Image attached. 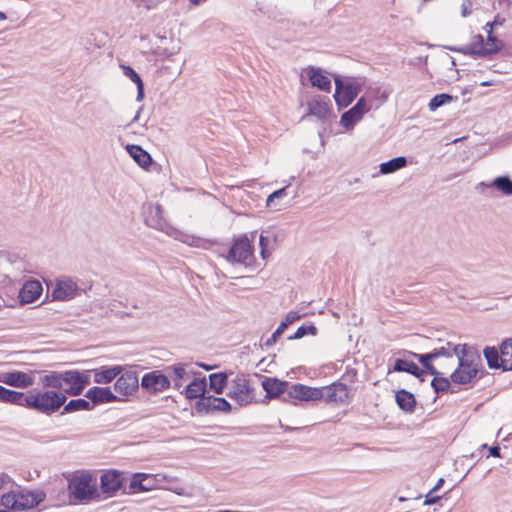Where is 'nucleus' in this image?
I'll list each match as a JSON object with an SVG mask.
<instances>
[{
  "label": "nucleus",
  "mask_w": 512,
  "mask_h": 512,
  "mask_svg": "<svg viewBox=\"0 0 512 512\" xmlns=\"http://www.w3.org/2000/svg\"><path fill=\"white\" fill-rule=\"evenodd\" d=\"M463 344L446 342L427 354L413 353V356L433 375H444L453 370Z\"/></svg>",
  "instance_id": "1"
},
{
  "label": "nucleus",
  "mask_w": 512,
  "mask_h": 512,
  "mask_svg": "<svg viewBox=\"0 0 512 512\" xmlns=\"http://www.w3.org/2000/svg\"><path fill=\"white\" fill-rule=\"evenodd\" d=\"M481 366L482 359L478 351L472 346L463 344L456 361V368L450 374V378L456 384L471 383L477 378Z\"/></svg>",
  "instance_id": "2"
},
{
  "label": "nucleus",
  "mask_w": 512,
  "mask_h": 512,
  "mask_svg": "<svg viewBox=\"0 0 512 512\" xmlns=\"http://www.w3.org/2000/svg\"><path fill=\"white\" fill-rule=\"evenodd\" d=\"M71 502L88 503L99 497L96 477L89 471H76L67 476Z\"/></svg>",
  "instance_id": "3"
},
{
  "label": "nucleus",
  "mask_w": 512,
  "mask_h": 512,
  "mask_svg": "<svg viewBox=\"0 0 512 512\" xmlns=\"http://www.w3.org/2000/svg\"><path fill=\"white\" fill-rule=\"evenodd\" d=\"M66 400L65 394L56 390L37 391L27 394L24 407L45 415H51L57 412Z\"/></svg>",
  "instance_id": "4"
},
{
  "label": "nucleus",
  "mask_w": 512,
  "mask_h": 512,
  "mask_svg": "<svg viewBox=\"0 0 512 512\" xmlns=\"http://www.w3.org/2000/svg\"><path fill=\"white\" fill-rule=\"evenodd\" d=\"M44 498L45 494L40 490H18L3 494L0 504L7 509L22 511L36 507Z\"/></svg>",
  "instance_id": "5"
},
{
  "label": "nucleus",
  "mask_w": 512,
  "mask_h": 512,
  "mask_svg": "<svg viewBox=\"0 0 512 512\" xmlns=\"http://www.w3.org/2000/svg\"><path fill=\"white\" fill-rule=\"evenodd\" d=\"M227 396L239 406H246L254 400V391L245 375H236L228 384Z\"/></svg>",
  "instance_id": "6"
},
{
  "label": "nucleus",
  "mask_w": 512,
  "mask_h": 512,
  "mask_svg": "<svg viewBox=\"0 0 512 512\" xmlns=\"http://www.w3.org/2000/svg\"><path fill=\"white\" fill-rule=\"evenodd\" d=\"M80 288L75 279L62 275L52 283V298L57 301H69L79 295Z\"/></svg>",
  "instance_id": "7"
},
{
  "label": "nucleus",
  "mask_w": 512,
  "mask_h": 512,
  "mask_svg": "<svg viewBox=\"0 0 512 512\" xmlns=\"http://www.w3.org/2000/svg\"><path fill=\"white\" fill-rule=\"evenodd\" d=\"M90 383L88 371H64L62 372V393L69 395H79L86 385Z\"/></svg>",
  "instance_id": "8"
},
{
  "label": "nucleus",
  "mask_w": 512,
  "mask_h": 512,
  "mask_svg": "<svg viewBox=\"0 0 512 512\" xmlns=\"http://www.w3.org/2000/svg\"><path fill=\"white\" fill-rule=\"evenodd\" d=\"M139 388L138 376L133 371L122 373L114 383L117 401H127Z\"/></svg>",
  "instance_id": "9"
},
{
  "label": "nucleus",
  "mask_w": 512,
  "mask_h": 512,
  "mask_svg": "<svg viewBox=\"0 0 512 512\" xmlns=\"http://www.w3.org/2000/svg\"><path fill=\"white\" fill-rule=\"evenodd\" d=\"M335 86L334 98L340 108L350 105L361 90V84L353 81L343 82L338 77L335 78Z\"/></svg>",
  "instance_id": "10"
},
{
  "label": "nucleus",
  "mask_w": 512,
  "mask_h": 512,
  "mask_svg": "<svg viewBox=\"0 0 512 512\" xmlns=\"http://www.w3.org/2000/svg\"><path fill=\"white\" fill-rule=\"evenodd\" d=\"M34 371L24 372L19 370L1 371L0 383L18 389H26L34 385Z\"/></svg>",
  "instance_id": "11"
},
{
  "label": "nucleus",
  "mask_w": 512,
  "mask_h": 512,
  "mask_svg": "<svg viewBox=\"0 0 512 512\" xmlns=\"http://www.w3.org/2000/svg\"><path fill=\"white\" fill-rule=\"evenodd\" d=\"M253 257V246L247 236L236 239L229 250L227 260L236 263H247Z\"/></svg>",
  "instance_id": "12"
},
{
  "label": "nucleus",
  "mask_w": 512,
  "mask_h": 512,
  "mask_svg": "<svg viewBox=\"0 0 512 512\" xmlns=\"http://www.w3.org/2000/svg\"><path fill=\"white\" fill-rule=\"evenodd\" d=\"M319 400H324L326 403H344L349 397V390L347 385L343 383H333L329 386L318 388Z\"/></svg>",
  "instance_id": "13"
},
{
  "label": "nucleus",
  "mask_w": 512,
  "mask_h": 512,
  "mask_svg": "<svg viewBox=\"0 0 512 512\" xmlns=\"http://www.w3.org/2000/svg\"><path fill=\"white\" fill-rule=\"evenodd\" d=\"M124 478L121 472L111 470L102 474L100 488L103 494L111 497L121 488Z\"/></svg>",
  "instance_id": "14"
},
{
  "label": "nucleus",
  "mask_w": 512,
  "mask_h": 512,
  "mask_svg": "<svg viewBox=\"0 0 512 512\" xmlns=\"http://www.w3.org/2000/svg\"><path fill=\"white\" fill-rule=\"evenodd\" d=\"M168 378L170 377L175 389L179 390L183 387L184 380L195 375L196 372L190 368V365L178 363L166 368Z\"/></svg>",
  "instance_id": "15"
},
{
  "label": "nucleus",
  "mask_w": 512,
  "mask_h": 512,
  "mask_svg": "<svg viewBox=\"0 0 512 512\" xmlns=\"http://www.w3.org/2000/svg\"><path fill=\"white\" fill-rule=\"evenodd\" d=\"M141 386L151 392L164 391L170 387V380L167 375L150 372L142 377Z\"/></svg>",
  "instance_id": "16"
},
{
  "label": "nucleus",
  "mask_w": 512,
  "mask_h": 512,
  "mask_svg": "<svg viewBox=\"0 0 512 512\" xmlns=\"http://www.w3.org/2000/svg\"><path fill=\"white\" fill-rule=\"evenodd\" d=\"M318 387H309L303 384L289 385L287 397L292 400L318 401Z\"/></svg>",
  "instance_id": "17"
},
{
  "label": "nucleus",
  "mask_w": 512,
  "mask_h": 512,
  "mask_svg": "<svg viewBox=\"0 0 512 512\" xmlns=\"http://www.w3.org/2000/svg\"><path fill=\"white\" fill-rule=\"evenodd\" d=\"M155 478L151 474L135 473L130 480V493L147 492L156 489Z\"/></svg>",
  "instance_id": "18"
},
{
  "label": "nucleus",
  "mask_w": 512,
  "mask_h": 512,
  "mask_svg": "<svg viewBox=\"0 0 512 512\" xmlns=\"http://www.w3.org/2000/svg\"><path fill=\"white\" fill-rule=\"evenodd\" d=\"M305 72L313 87L326 92L330 91L331 80L321 68L309 66L305 69Z\"/></svg>",
  "instance_id": "19"
},
{
  "label": "nucleus",
  "mask_w": 512,
  "mask_h": 512,
  "mask_svg": "<svg viewBox=\"0 0 512 512\" xmlns=\"http://www.w3.org/2000/svg\"><path fill=\"white\" fill-rule=\"evenodd\" d=\"M145 222L148 226L164 231L167 227L160 205L150 204L145 211Z\"/></svg>",
  "instance_id": "20"
},
{
  "label": "nucleus",
  "mask_w": 512,
  "mask_h": 512,
  "mask_svg": "<svg viewBox=\"0 0 512 512\" xmlns=\"http://www.w3.org/2000/svg\"><path fill=\"white\" fill-rule=\"evenodd\" d=\"M198 406L206 412H225L229 413L232 409L231 404L224 398L207 396L203 397Z\"/></svg>",
  "instance_id": "21"
},
{
  "label": "nucleus",
  "mask_w": 512,
  "mask_h": 512,
  "mask_svg": "<svg viewBox=\"0 0 512 512\" xmlns=\"http://www.w3.org/2000/svg\"><path fill=\"white\" fill-rule=\"evenodd\" d=\"M42 285L38 280L27 281L20 290L19 296L24 303H32L42 293Z\"/></svg>",
  "instance_id": "22"
},
{
  "label": "nucleus",
  "mask_w": 512,
  "mask_h": 512,
  "mask_svg": "<svg viewBox=\"0 0 512 512\" xmlns=\"http://www.w3.org/2000/svg\"><path fill=\"white\" fill-rule=\"evenodd\" d=\"M262 387L270 398H275L281 394H287L289 384L277 378H265L262 381Z\"/></svg>",
  "instance_id": "23"
},
{
  "label": "nucleus",
  "mask_w": 512,
  "mask_h": 512,
  "mask_svg": "<svg viewBox=\"0 0 512 512\" xmlns=\"http://www.w3.org/2000/svg\"><path fill=\"white\" fill-rule=\"evenodd\" d=\"M86 397L93 403H109L117 401L116 395L109 387H93L87 391Z\"/></svg>",
  "instance_id": "24"
},
{
  "label": "nucleus",
  "mask_w": 512,
  "mask_h": 512,
  "mask_svg": "<svg viewBox=\"0 0 512 512\" xmlns=\"http://www.w3.org/2000/svg\"><path fill=\"white\" fill-rule=\"evenodd\" d=\"M207 382L206 378H194L183 390L185 397L189 400L205 397Z\"/></svg>",
  "instance_id": "25"
},
{
  "label": "nucleus",
  "mask_w": 512,
  "mask_h": 512,
  "mask_svg": "<svg viewBox=\"0 0 512 512\" xmlns=\"http://www.w3.org/2000/svg\"><path fill=\"white\" fill-rule=\"evenodd\" d=\"M122 371L123 367L120 365L92 370L94 373V382L97 384H108L120 375Z\"/></svg>",
  "instance_id": "26"
},
{
  "label": "nucleus",
  "mask_w": 512,
  "mask_h": 512,
  "mask_svg": "<svg viewBox=\"0 0 512 512\" xmlns=\"http://www.w3.org/2000/svg\"><path fill=\"white\" fill-rule=\"evenodd\" d=\"M27 395L23 392L10 390L0 385V402L23 406L26 403Z\"/></svg>",
  "instance_id": "27"
},
{
  "label": "nucleus",
  "mask_w": 512,
  "mask_h": 512,
  "mask_svg": "<svg viewBox=\"0 0 512 512\" xmlns=\"http://www.w3.org/2000/svg\"><path fill=\"white\" fill-rule=\"evenodd\" d=\"M120 68L123 74L133 81L137 86V96L136 100L141 102L144 98V83L138 73L130 66L125 64H120Z\"/></svg>",
  "instance_id": "28"
},
{
  "label": "nucleus",
  "mask_w": 512,
  "mask_h": 512,
  "mask_svg": "<svg viewBox=\"0 0 512 512\" xmlns=\"http://www.w3.org/2000/svg\"><path fill=\"white\" fill-rule=\"evenodd\" d=\"M127 151L129 155L139 164V166L143 168L148 167L152 162L149 153L138 145H128Z\"/></svg>",
  "instance_id": "29"
},
{
  "label": "nucleus",
  "mask_w": 512,
  "mask_h": 512,
  "mask_svg": "<svg viewBox=\"0 0 512 512\" xmlns=\"http://www.w3.org/2000/svg\"><path fill=\"white\" fill-rule=\"evenodd\" d=\"M396 402L398 406L406 412H412L416 405L415 397L412 393L407 390H399L395 395Z\"/></svg>",
  "instance_id": "30"
},
{
  "label": "nucleus",
  "mask_w": 512,
  "mask_h": 512,
  "mask_svg": "<svg viewBox=\"0 0 512 512\" xmlns=\"http://www.w3.org/2000/svg\"><path fill=\"white\" fill-rule=\"evenodd\" d=\"M308 111L310 115L316 116L318 119H325L330 112V108L325 100L317 98L308 103Z\"/></svg>",
  "instance_id": "31"
},
{
  "label": "nucleus",
  "mask_w": 512,
  "mask_h": 512,
  "mask_svg": "<svg viewBox=\"0 0 512 512\" xmlns=\"http://www.w3.org/2000/svg\"><path fill=\"white\" fill-rule=\"evenodd\" d=\"M230 381H228V377L226 373H213L209 375V385L210 388L216 393V394H222L224 392V389L227 387Z\"/></svg>",
  "instance_id": "32"
},
{
  "label": "nucleus",
  "mask_w": 512,
  "mask_h": 512,
  "mask_svg": "<svg viewBox=\"0 0 512 512\" xmlns=\"http://www.w3.org/2000/svg\"><path fill=\"white\" fill-rule=\"evenodd\" d=\"M362 118L363 115L360 114L354 107H352L342 114L340 118V125L343 126L346 130L350 131L358 122L362 120Z\"/></svg>",
  "instance_id": "33"
},
{
  "label": "nucleus",
  "mask_w": 512,
  "mask_h": 512,
  "mask_svg": "<svg viewBox=\"0 0 512 512\" xmlns=\"http://www.w3.org/2000/svg\"><path fill=\"white\" fill-rule=\"evenodd\" d=\"M407 165V159L403 156L393 158L388 162L380 164L381 174H390L404 168Z\"/></svg>",
  "instance_id": "34"
},
{
  "label": "nucleus",
  "mask_w": 512,
  "mask_h": 512,
  "mask_svg": "<svg viewBox=\"0 0 512 512\" xmlns=\"http://www.w3.org/2000/svg\"><path fill=\"white\" fill-rule=\"evenodd\" d=\"M40 383L44 388H52L61 391L62 372H50L40 378Z\"/></svg>",
  "instance_id": "35"
},
{
  "label": "nucleus",
  "mask_w": 512,
  "mask_h": 512,
  "mask_svg": "<svg viewBox=\"0 0 512 512\" xmlns=\"http://www.w3.org/2000/svg\"><path fill=\"white\" fill-rule=\"evenodd\" d=\"M500 361L504 370H512V339L502 343L500 349Z\"/></svg>",
  "instance_id": "36"
},
{
  "label": "nucleus",
  "mask_w": 512,
  "mask_h": 512,
  "mask_svg": "<svg viewBox=\"0 0 512 512\" xmlns=\"http://www.w3.org/2000/svg\"><path fill=\"white\" fill-rule=\"evenodd\" d=\"M481 185L489 186V184H485L484 182ZM490 186L495 187L497 190L501 191L504 195L510 196L512 195V181L507 176H499L493 180Z\"/></svg>",
  "instance_id": "37"
},
{
  "label": "nucleus",
  "mask_w": 512,
  "mask_h": 512,
  "mask_svg": "<svg viewBox=\"0 0 512 512\" xmlns=\"http://www.w3.org/2000/svg\"><path fill=\"white\" fill-rule=\"evenodd\" d=\"M393 371L396 372H407L412 375L418 376L420 369L419 367L412 361L397 359L395 361Z\"/></svg>",
  "instance_id": "38"
},
{
  "label": "nucleus",
  "mask_w": 512,
  "mask_h": 512,
  "mask_svg": "<svg viewBox=\"0 0 512 512\" xmlns=\"http://www.w3.org/2000/svg\"><path fill=\"white\" fill-rule=\"evenodd\" d=\"M151 476L152 478H155L153 482L154 484H156V489H167L173 491L174 493L180 496L185 494V491L182 487L172 488L166 487L164 485V482H171L173 480L172 477H168L167 475L164 474H151Z\"/></svg>",
  "instance_id": "39"
},
{
  "label": "nucleus",
  "mask_w": 512,
  "mask_h": 512,
  "mask_svg": "<svg viewBox=\"0 0 512 512\" xmlns=\"http://www.w3.org/2000/svg\"><path fill=\"white\" fill-rule=\"evenodd\" d=\"M90 402L85 399H74L64 406L63 413H71L80 410H90Z\"/></svg>",
  "instance_id": "40"
},
{
  "label": "nucleus",
  "mask_w": 512,
  "mask_h": 512,
  "mask_svg": "<svg viewBox=\"0 0 512 512\" xmlns=\"http://www.w3.org/2000/svg\"><path fill=\"white\" fill-rule=\"evenodd\" d=\"M287 188L288 186L283 187L270 194L266 200V206L269 208H273L274 210H279L281 206L276 203V200L282 199L287 196Z\"/></svg>",
  "instance_id": "41"
},
{
  "label": "nucleus",
  "mask_w": 512,
  "mask_h": 512,
  "mask_svg": "<svg viewBox=\"0 0 512 512\" xmlns=\"http://www.w3.org/2000/svg\"><path fill=\"white\" fill-rule=\"evenodd\" d=\"M453 100V97L449 94H438L435 95L429 102V109L430 111H435L437 108L441 107L442 105L451 102Z\"/></svg>",
  "instance_id": "42"
},
{
  "label": "nucleus",
  "mask_w": 512,
  "mask_h": 512,
  "mask_svg": "<svg viewBox=\"0 0 512 512\" xmlns=\"http://www.w3.org/2000/svg\"><path fill=\"white\" fill-rule=\"evenodd\" d=\"M488 36L485 45V50L488 53L496 52L502 47V43L498 40L493 34H491V30H487Z\"/></svg>",
  "instance_id": "43"
},
{
  "label": "nucleus",
  "mask_w": 512,
  "mask_h": 512,
  "mask_svg": "<svg viewBox=\"0 0 512 512\" xmlns=\"http://www.w3.org/2000/svg\"><path fill=\"white\" fill-rule=\"evenodd\" d=\"M485 357L487 359L488 365L491 368H497L500 365L498 364V359H500V355L497 350L494 348H486L484 351Z\"/></svg>",
  "instance_id": "44"
},
{
  "label": "nucleus",
  "mask_w": 512,
  "mask_h": 512,
  "mask_svg": "<svg viewBox=\"0 0 512 512\" xmlns=\"http://www.w3.org/2000/svg\"><path fill=\"white\" fill-rule=\"evenodd\" d=\"M308 334L313 335V336L316 335L317 328L314 325L300 326L297 329V331L295 332V334L293 336L289 337V339H300Z\"/></svg>",
  "instance_id": "45"
},
{
  "label": "nucleus",
  "mask_w": 512,
  "mask_h": 512,
  "mask_svg": "<svg viewBox=\"0 0 512 512\" xmlns=\"http://www.w3.org/2000/svg\"><path fill=\"white\" fill-rule=\"evenodd\" d=\"M431 384L435 391L439 392L447 390L450 386V381L447 377H439V375H436Z\"/></svg>",
  "instance_id": "46"
},
{
  "label": "nucleus",
  "mask_w": 512,
  "mask_h": 512,
  "mask_svg": "<svg viewBox=\"0 0 512 512\" xmlns=\"http://www.w3.org/2000/svg\"><path fill=\"white\" fill-rule=\"evenodd\" d=\"M259 242H260V248H261V252H260L261 256L263 259H266L271 254V249H269V244L271 241L268 237L261 235Z\"/></svg>",
  "instance_id": "47"
},
{
  "label": "nucleus",
  "mask_w": 512,
  "mask_h": 512,
  "mask_svg": "<svg viewBox=\"0 0 512 512\" xmlns=\"http://www.w3.org/2000/svg\"><path fill=\"white\" fill-rule=\"evenodd\" d=\"M360 114L364 116L367 112L370 111L371 106L368 104L365 97L359 98L357 103L353 106Z\"/></svg>",
  "instance_id": "48"
},
{
  "label": "nucleus",
  "mask_w": 512,
  "mask_h": 512,
  "mask_svg": "<svg viewBox=\"0 0 512 512\" xmlns=\"http://www.w3.org/2000/svg\"><path fill=\"white\" fill-rule=\"evenodd\" d=\"M304 315L302 314H299L297 311H289L285 318L282 320V324H285V327L287 328L289 325H291L292 323H294L295 321L299 320L300 318H302Z\"/></svg>",
  "instance_id": "49"
},
{
  "label": "nucleus",
  "mask_w": 512,
  "mask_h": 512,
  "mask_svg": "<svg viewBox=\"0 0 512 512\" xmlns=\"http://www.w3.org/2000/svg\"><path fill=\"white\" fill-rule=\"evenodd\" d=\"M285 324L280 323L277 329L273 332L272 336L267 340L266 344L271 345L277 341V339L282 335L285 331Z\"/></svg>",
  "instance_id": "50"
},
{
  "label": "nucleus",
  "mask_w": 512,
  "mask_h": 512,
  "mask_svg": "<svg viewBox=\"0 0 512 512\" xmlns=\"http://www.w3.org/2000/svg\"><path fill=\"white\" fill-rule=\"evenodd\" d=\"M473 3L471 0H464L461 5V15L467 17L471 14Z\"/></svg>",
  "instance_id": "51"
},
{
  "label": "nucleus",
  "mask_w": 512,
  "mask_h": 512,
  "mask_svg": "<svg viewBox=\"0 0 512 512\" xmlns=\"http://www.w3.org/2000/svg\"><path fill=\"white\" fill-rule=\"evenodd\" d=\"M133 1L137 6L143 5L148 10L155 7V3L152 0H133Z\"/></svg>",
  "instance_id": "52"
},
{
  "label": "nucleus",
  "mask_w": 512,
  "mask_h": 512,
  "mask_svg": "<svg viewBox=\"0 0 512 512\" xmlns=\"http://www.w3.org/2000/svg\"><path fill=\"white\" fill-rule=\"evenodd\" d=\"M492 23L496 27L502 26L505 23V18L501 17L500 15H497V16H495V18L492 21Z\"/></svg>",
  "instance_id": "53"
},
{
  "label": "nucleus",
  "mask_w": 512,
  "mask_h": 512,
  "mask_svg": "<svg viewBox=\"0 0 512 512\" xmlns=\"http://www.w3.org/2000/svg\"><path fill=\"white\" fill-rule=\"evenodd\" d=\"M375 93L380 95L381 103L385 102L388 98L387 92L382 91L380 88H376Z\"/></svg>",
  "instance_id": "54"
},
{
  "label": "nucleus",
  "mask_w": 512,
  "mask_h": 512,
  "mask_svg": "<svg viewBox=\"0 0 512 512\" xmlns=\"http://www.w3.org/2000/svg\"><path fill=\"white\" fill-rule=\"evenodd\" d=\"M10 481V478L5 473H0V489L4 487L5 484H7Z\"/></svg>",
  "instance_id": "55"
},
{
  "label": "nucleus",
  "mask_w": 512,
  "mask_h": 512,
  "mask_svg": "<svg viewBox=\"0 0 512 512\" xmlns=\"http://www.w3.org/2000/svg\"><path fill=\"white\" fill-rule=\"evenodd\" d=\"M490 455L494 457H500V448L497 446L490 448Z\"/></svg>",
  "instance_id": "56"
},
{
  "label": "nucleus",
  "mask_w": 512,
  "mask_h": 512,
  "mask_svg": "<svg viewBox=\"0 0 512 512\" xmlns=\"http://www.w3.org/2000/svg\"><path fill=\"white\" fill-rule=\"evenodd\" d=\"M496 84L495 80H487L480 83V86L486 87V86H493Z\"/></svg>",
  "instance_id": "57"
},
{
  "label": "nucleus",
  "mask_w": 512,
  "mask_h": 512,
  "mask_svg": "<svg viewBox=\"0 0 512 512\" xmlns=\"http://www.w3.org/2000/svg\"><path fill=\"white\" fill-rule=\"evenodd\" d=\"M430 494H431V493H429V494L427 495V498H426V500H425V504H431V503H434V502L436 501V499H439V496H436V498H430Z\"/></svg>",
  "instance_id": "58"
},
{
  "label": "nucleus",
  "mask_w": 512,
  "mask_h": 512,
  "mask_svg": "<svg viewBox=\"0 0 512 512\" xmlns=\"http://www.w3.org/2000/svg\"><path fill=\"white\" fill-rule=\"evenodd\" d=\"M443 483H444V480L442 478L439 479L437 484L435 485V487L430 491V493H432L433 491L439 489L442 486Z\"/></svg>",
  "instance_id": "59"
},
{
  "label": "nucleus",
  "mask_w": 512,
  "mask_h": 512,
  "mask_svg": "<svg viewBox=\"0 0 512 512\" xmlns=\"http://www.w3.org/2000/svg\"><path fill=\"white\" fill-rule=\"evenodd\" d=\"M496 26H494V24L492 22H489L486 24V29L487 30H491V33L493 32V29L495 28Z\"/></svg>",
  "instance_id": "60"
},
{
  "label": "nucleus",
  "mask_w": 512,
  "mask_h": 512,
  "mask_svg": "<svg viewBox=\"0 0 512 512\" xmlns=\"http://www.w3.org/2000/svg\"><path fill=\"white\" fill-rule=\"evenodd\" d=\"M6 18H7V17H6V15H5V13H3V12H1V11H0V20H1V21H4V20H6Z\"/></svg>",
  "instance_id": "61"
},
{
  "label": "nucleus",
  "mask_w": 512,
  "mask_h": 512,
  "mask_svg": "<svg viewBox=\"0 0 512 512\" xmlns=\"http://www.w3.org/2000/svg\"><path fill=\"white\" fill-rule=\"evenodd\" d=\"M140 112H141V108L137 111L135 117L133 118V121H136L138 119Z\"/></svg>",
  "instance_id": "62"
},
{
  "label": "nucleus",
  "mask_w": 512,
  "mask_h": 512,
  "mask_svg": "<svg viewBox=\"0 0 512 512\" xmlns=\"http://www.w3.org/2000/svg\"><path fill=\"white\" fill-rule=\"evenodd\" d=\"M199 366L203 367V368H204V369H206V370H210V369H211V367H210V366H207V365H205V364H199Z\"/></svg>",
  "instance_id": "63"
},
{
  "label": "nucleus",
  "mask_w": 512,
  "mask_h": 512,
  "mask_svg": "<svg viewBox=\"0 0 512 512\" xmlns=\"http://www.w3.org/2000/svg\"><path fill=\"white\" fill-rule=\"evenodd\" d=\"M332 315H333L334 317H336V318H339V315H338V313H336V312H332Z\"/></svg>",
  "instance_id": "64"
}]
</instances>
